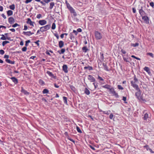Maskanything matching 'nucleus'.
<instances>
[{
  "label": "nucleus",
  "instance_id": "obj_1",
  "mask_svg": "<svg viewBox=\"0 0 154 154\" xmlns=\"http://www.w3.org/2000/svg\"><path fill=\"white\" fill-rule=\"evenodd\" d=\"M136 90L137 91L135 93V94L136 96L137 97V98L139 100L142 99V97L140 95V91L139 88L138 90Z\"/></svg>",
  "mask_w": 154,
  "mask_h": 154
},
{
  "label": "nucleus",
  "instance_id": "obj_2",
  "mask_svg": "<svg viewBox=\"0 0 154 154\" xmlns=\"http://www.w3.org/2000/svg\"><path fill=\"white\" fill-rule=\"evenodd\" d=\"M95 37L97 39H100L102 38V36L100 32L98 31L95 32Z\"/></svg>",
  "mask_w": 154,
  "mask_h": 154
},
{
  "label": "nucleus",
  "instance_id": "obj_3",
  "mask_svg": "<svg viewBox=\"0 0 154 154\" xmlns=\"http://www.w3.org/2000/svg\"><path fill=\"white\" fill-rule=\"evenodd\" d=\"M49 76L51 77L50 79L54 81L56 79V76L49 72Z\"/></svg>",
  "mask_w": 154,
  "mask_h": 154
},
{
  "label": "nucleus",
  "instance_id": "obj_4",
  "mask_svg": "<svg viewBox=\"0 0 154 154\" xmlns=\"http://www.w3.org/2000/svg\"><path fill=\"white\" fill-rule=\"evenodd\" d=\"M137 83L133 81H131V85L136 90H138L139 88L137 84Z\"/></svg>",
  "mask_w": 154,
  "mask_h": 154
},
{
  "label": "nucleus",
  "instance_id": "obj_5",
  "mask_svg": "<svg viewBox=\"0 0 154 154\" xmlns=\"http://www.w3.org/2000/svg\"><path fill=\"white\" fill-rule=\"evenodd\" d=\"M22 33L23 35H25L28 36H30L31 35L34 34V33L32 32L31 31H28V32H26L23 31V32Z\"/></svg>",
  "mask_w": 154,
  "mask_h": 154
},
{
  "label": "nucleus",
  "instance_id": "obj_6",
  "mask_svg": "<svg viewBox=\"0 0 154 154\" xmlns=\"http://www.w3.org/2000/svg\"><path fill=\"white\" fill-rule=\"evenodd\" d=\"M88 79L91 82H94L96 80L95 78L91 75H88Z\"/></svg>",
  "mask_w": 154,
  "mask_h": 154
},
{
  "label": "nucleus",
  "instance_id": "obj_7",
  "mask_svg": "<svg viewBox=\"0 0 154 154\" xmlns=\"http://www.w3.org/2000/svg\"><path fill=\"white\" fill-rule=\"evenodd\" d=\"M142 19L144 21V22L147 23H149V19L148 17L146 16H144L142 17Z\"/></svg>",
  "mask_w": 154,
  "mask_h": 154
},
{
  "label": "nucleus",
  "instance_id": "obj_8",
  "mask_svg": "<svg viewBox=\"0 0 154 154\" xmlns=\"http://www.w3.org/2000/svg\"><path fill=\"white\" fill-rule=\"evenodd\" d=\"M2 36L1 37L0 39L1 40H5L6 39H8V40H11V38L10 37L7 36L6 37L4 35L2 34L1 35Z\"/></svg>",
  "mask_w": 154,
  "mask_h": 154
},
{
  "label": "nucleus",
  "instance_id": "obj_9",
  "mask_svg": "<svg viewBox=\"0 0 154 154\" xmlns=\"http://www.w3.org/2000/svg\"><path fill=\"white\" fill-rule=\"evenodd\" d=\"M69 10L70 11V12L75 17L77 15V14L75 11V10L73 9V8L72 7L69 9Z\"/></svg>",
  "mask_w": 154,
  "mask_h": 154
},
{
  "label": "nucleus",
  "instance_id": "obj_10",
  "mask_svg": "<svg viewBox=\"0 0 154 154\" xmlns=\"http://www.w3.org/2000/svg\"><path fill=\"white\" fill-rule=\"evenodd\" d=\"M26 23L27 24H29L30 25L32 26H34V22H32L30 18H28L27 19V20L26 21Z\"/></svg>",
  "mask_w": 154,
  "mask_h": 154
},
{
  "label": "nucleus",
  "instance_id": "obj_11",
  "mask_svg": "<svg viewBox=\"0 0 154 154\" xmlns=\"http://www.w3.org/2000/svg\"><path fill=\"white\" fill-rule=\"evenodd\" d=\"M8 21L11 24H13L15 22L14 18L12 17H10L8 18Z\"/></svg>",
  "mask_w": 154,
  "mask_h": 154
},
{
  "label": "nucleus",
  "instance_id": "obj_12",
  "mask_svg": "<svg viewBox=\"0 0 154 154\" xmlns=\"http://www.w3.org/2000/svg\"><path fill=\"white\" fill-rule=\"evenodd\" d=\"M48 28V25H46L45 26L42 27L40 28L41 32H44L47 30Z\"/></svg>",
  "mask_w": 154,
  "mask_h": 154
},
{
  "label": "nucleus",
  "instance_id": "obj_13",
  "mask_svg": "<svg viewBox=\"0 0 154 154\" xmlns=\"http://www.w3.org/2000/svg\"><path fill=\"white\" fill-rule=\"evenodd\" d=\"M10 79H11L12 82H14V83L17 84L18 83V79L15 77H12L10 78Z\"/></svg>",
  "mask_w": 154,
  "mask_h": 154
},
{
  "label": "nucleus",
  "instance_id": "obj_14",
  "mask_svg": "<svg viewBox=\"0 0 154 154\" xmlns=\"http://www.w3.org/2000/svg\"><path fill=\"white\" fill-rule=\"evenodd\" d=\"M47 22L45 20H41L39 21L38 23L41 25H44L46 24Z\"/></svg>",
  "mask_w": 154,
  "mask_h": 154
},
{
  "label": "nucleus",
  "instance_id": "obj_15",
  "mask_svg": "<svg viewBox=\"0 0 154 154\" xmlns=\"http://www.w3.org/2000/svg\"><path fill=\"white\" fill-rule=\"evenodd\" d=\"M62 67L63 70L65 73H67L68 72V67L66 65H63Z\"/></svg>",
  "mask_w": 154,
  "mask_h": 154
},
{
  "label": "nucleus",
  "instance_id": "obj_16",
  "mask_svg": "<svg viewBox=\"0 0 154 154\" xmlns=\"http://www.w3.org/2000/svg\"><path fill=\"white\" fill-rule=\"evenodd\" d=\"M21 92L23 93L24 94L26 95H28L29 94V92L27 91L26 90L23 89V87L21 88Z\"/></svg>",
  "mask_w": 154,
  "mask_h": 154
},
{
  "label": "nucleus",
  "instance_id": "obj_17",
  "mask_svg": "<svg viewBox=\"0 0 154 154\" xmlns=\"http://www.w3.org/2000/svg\"><path fill=\"white\" fill-rule=\"evenodd\" d=\"M143 8V7H141V8L139 10V13L141 16L144 15L145 13Z\"/></svg>",
  "mask_w": 154,
  "mask_h": 154
},
{
  "label": "nucleus",
  "instance_id": "obj_18",
  "mask_svg": "<svg viewBox=\"0 0 154 154\" xmlns=\"http://www.w3.org/2000/svg\"><path fill=\"white\" fill-rule=\"evenodd\" d=\"M5 61L9 63L14 64L15 63V61H11L8 59H6Z\"/></svg>",
  "mask_w": 154,
  "mask_h": 154
},
{
  "label": "nucleus",
  "instance_id": "obj_19",
  "mask_svg": "<svg viewBox=\"0 0 154 154\" xmlns=\"http://www.w3.org/2000/svg\"><path fill=\"white\" fill-rule=\"evenodd\" d=\"M64 45V42L62 41H60L59 42V46L60 48H62Z\"/></svg>",
  "mask_w": 154,
  "mask_h": 154
},
{
  "label": "nucleus",
  "instance_id": "obj_20",
  "mask_svg": "<svg viewBox=\"0 0 154 154\" xmlns=\"http://www.w3.org/2000/svg\"><path fill=\"white\" fill-rule=\"evenodd\" d=\"M38 82L39 84L41 86H44L45 85V82L41 79L39 80Z\"/></svg>",
  "mask_w": 154,
  "mask_h": 154
},
{
  "label": "nucleus",
  "instance_id": "obj_21",
  "mask_svg": "<svg viewBox=\"0 0 154 154\" xmlns=\"http://www.w3.org/2000/svg\"><path fill=\"white\" fill-rule=\"evenodd\" d=\"M40 3L43 5H45L46 3H48V0H43V1L40 2Z\"/></svg>",
  "mask_w": 154,
  "mask_h": 154
},
{
  "label": "nucleus",
  "instance_id": "obj_22",
  "mask_svg": "<svg viewBox=\"0 0 154 154\" xmlns=\"http://www.w3.org/2000/svg\"><path fill=\"white\" fill-rule=\"evenodd\" d=\"M13 14V12L11 10H8L7 11V14L8 16H10L12 15Z\"/></svg>",
  "mask_w": 154,
  "mask_h": 154
},
{
  "label": "nucleus",
  "instance_id": "obj_23",
  "mask_svg": "<svg viewBox=\"0 0 154 154\" xmlns=\"http://www.w3.org/2000/svg\"><path fill=\"white\" fill-rule=\"evenodd\" d=\"M144 70L146 71L148 74L150 73L149 68L147 67H146L143 69Z\"/></svg>",
  "mask_w": 154,
  "mask_h": 154
},
{
  "label": "nucleus",
  "instance_id": "obj_24",
  "mask_svg": "<svg viewBox=\"0 0 154 154\" xmlns=\"http://www.w3.org/2000/svg\"><path fill=\"white\" fill-rule=\"evenodd\" d=\"M84 92L85 93L88 95H89L90 94V91L87 88H85Z\"/></svg>",
  "mask_w": 154,
  "mask_h": 154
},
{
  "label": "nucleus",
  "instance_id": "obj_25",
  "mask_svg": "<svg viewBox=\"0 0 154 154\" xmlns=\"http://www.w3.org/2000/svg\"><path fill=\"white\" fill-rule=\"evenodd\" d=\"M103 68L105 70L107 71H109L108 68L106 65V64L103 63Z\"/></svg>",
  "mask_w": 154,
  "mask_h": 154
},
{
  "label": "nucleus",
  "instance_id": "obj_26",
  "mask_svg": "<svg viewBox=\"0 0 154 154\" xmlns=\"http://www.w3.org/2000/svg\"><path fill=\"white\" fill-rule=\"evenodd\" d=\"M102 87L109 89H110V88H111V86L109 85H105L103 86Z\"/></svg>",
  "mask_w": 154,
  "mask_h": 154
},
{
  "label": "nucleus",
  "instance_id": "obj_27",
  "mask_svg": "<svg viewBox=\"0 0 154 154\" xmlns=\"http://www.w3.org/2000/svg\"><path fill=\"white\" fill-rule=\"evenodd\" d=\"M149 118V116L148 114L146 113L144 114V117H143V119L146 120H147V119Z\"/></svg>",
  "mask_w": 154,
  "mask_h": 154
},
{
  "label": "nucleus",
  "instance_id": "obj_28",
  "mask_svg": "<svg viewBox=\"0 0 154 154\" xmlns=\"http://www.w3.org/2000/svg\"><path fill=\"white\" fill-rule=\"evenodd\" d=\"M54 5L55 4L53 2H51V3H50L49 7L50 8V9H52L53 8L54 6Z\"/></svg>",
  "mask_w": 154,
  "mask_h": 154
},
{
  "label": "nucleus",
  "instance_id": "obj_29",
  "mask_svg": "<svg viewBox=\"0 0 154 154\" xmlns=\"http://www.w3.org/2000/svg\"><path fill=\"white\" fill-rule=\"evenodd\" d=\"M84 69H88L90 70L93 69V68L92 67L90 66H85L84 67Z\"/></svg>",
  "mask_w": 154,
  "mask_h": 154
},
{
  "label": "nucleus",
  "instance_id": "obj_30",
  "mask_svg": "<svg viewBox=\"0 0 154 154\" xmlns=\"http://www.w3.org/2000/svg\"><path fill=\"white\" fill-rule=\"evenodd\" d=\"M10 9L12 10H14L15 8V6L14 4H12L9 6Z\"/></svg>",
  "mask_w": 154,
  "mask_h": 154
},
{
  "label": "nucleus",
  "instance_id": "obj_31",
  "mask_svg": "<svg viewBox=\"0 0 154 154\" xmlns=\"http://www.w3.org/2000/svg\"><path fill=\"white\" fill-rule=\"evenodd\" d=\"M89 147L93 150H95V145H88Z\"/></svg>",
  "mask_w": 154,
  "mask_h": 154
},
{
  "label": "nucleus",
  "instance_id": "obj_32",
  "mask_svg": "<svg viewBox=\"0 0 154 154\" xmlns=\"http://www.w3.org/2000/svg\"><path fill=\"white\" fill-rule=\"evenodd\" d=\"M112 94L116 97H119L118 93H116L115 91H114Z\"/></svg>",
  "mask_w": 154,
  "mask_h": 154
},
{
  "label": "nucleus",
  "instance_id": "obj_33",
  "mask_svg": "<svg viewBox=\"0 0 154 154\" xmlns=\"http://www.w3.org/2000/svg\"><path fill=\"white\" fill-rule=\"evenodd\" d=\"M9 43V42L7 41H4L2 43V45L3 46H4L5 45Z\"/></svg>",
  "mask_w": 154,
  "mask_h": 154
},
{
  "label": "nucleus",
  "instance_id": "obj_34",
  "mask_svg": "<svg viewBox=\"0 0 154 154\" xmlns=\"http://www.w3.org/2000/svg\"><path fill=\"white\" fill-rule=\"evenodd\" d=\"M82 49L83 51L85 52H87V51L88 50V49L86 47H84L82 48Z\"/></svg>",
  "mask_w": 154,
  "mask_h": 154
},
{
  "label": "nucleus",
  "instance_id": "obj_35",
  "mask_svg": "<svg viewBox=\"0 0 154 154\" xmlns=\"http://www.w3.org/2000/svg\"><path fill=\"white\" fill-rule=\"evenodd\" d=\"M139 45V44L138 43H136L135 44H131V46L134 47L137 46Z\"/></svg>",
  "mask_w": 154,
  "mask_h": 154
},
{
  "label": "nucleus",
  "instance_id": "obj_36",
  "mask_svg": "<svg viewBox=\"0 0 154 154\" xmlns=\"http://www.w3.org/2000/svg\"><path fill=\"white\" fill-rule=\"evenodd\" d=\"M65 51V50L64 48L62 49L61 51L60 52L59 51H58V52L60 54L63 53Z\"/></svg>",
  "mask_w": 154,
  "mask_h": 154
},
{
  "label": "nucleus",
  "instance_id": "obj_37",
  "mask_svg": "<svg viewBox=\"0 0 154 154\" xmlns=\"http://www.w3.org/2000/svg\"><path fill=\"white\" fill-rule=\"evenodd\" d=\"M42 92L44 94H47L48 93V90L47 89H45L43 90Z\"/></svg>",
  "mask_w": 154,
  "mask_h": 154
},
{
  "label": "nucleus",
  "instance_id": "obj_38",
  "mask_svg": "<svg viewBox=\"0 0 154 154\" xmlns=\"http://www.w3.org/2000/svg\"><path fill=\"white\" fill-rule=\"evenodd\" d=\"M20 26V25H19V24H17V23H15L14 24V25H12V26L13 27L15 28L17 26Z\"/></svg>",
  "mask_w": 154,
  "mask_h": 154
},
{
  "label": "nucleus",
  "instance_id": "obj_39",
  "mask_svg": "<svg viewBox=\"0 0 154 154\" xmlns=\"http://www.w3.org/2000/svg\"><path fill=\"white\" fill-rule=\"evenodd\" d=\"M30 42V40H28L26 41V43L25 44V45L26 47H27L28 45V44Z\"/></svg>",
  "mask_w": 154,
  "mask_h": 154
},
{
  "label": "nucleus",
  "instance_id": "obj_40",
  "mask_svg": "<svg viewBox=\"0 0 154 154\" xmlns=\"http://www.w3.org/2000/svg\"><path fill=\"white\" fill-rule=\"evenodd\" d=\"M66 5L68 9H69V8L72 7L70 6V4L69 3H67L66 1Z\"/></svg>",
  "mask_w": 154,
  "mask_h": 154
},
{
  "label": "nucleus",
  "instance_id": "obj_41",
  "mask_svg": "<svg viewBox=\"0 0 154 154\" xmlns=\"http://www.w3.org/2000/svg\"><path fill=\"white\" fill-rule=\"evenodd\" d=\"M27 47L25 46L23 48H22V51L23 52H25L27 50Z\"/></svg>",
  "mask_w": 154,
  "mask_h": 154
},
{
  "label": "nucleus",
  "instance_id": "obj_42",
  "mask_svg": "<svg viewBox=\"0 0 154 154\" xmlns=\"http://www.w3.org/2000/svg\"><path fill=\"white\" fill-rule=\"evenodd\" d=\"M63 100L64 102L65 103H67V98L65 97H63Z\"/></svg>",
  "mask_w": 154,
  "mask_h": 154
},
{
  "label": "nucleus",
  "instance_id": "obj_43",
  "mask_svg": "<svg viewBox=\"0 0 154 154\" xmlns=\"http://www.w3.org/2000/svg\"><path fill=\"white\" fill-rule=\"evenodd\" d=\"M134 82H136V83H137L138 82V79L136 78V76H135L134 77Z\"/></svg>",
  "mask_w": 154,
  "mask_h": 154
},
{
  "label": "nucleus",
  "instance_id": "obj_44",
  "mask_svg": "<svg viewBox=\"0 0 154 154\" xmlns=\"http://www.w3.org/2000/svg\"><path fill=\"white\" fill-rule=\"evenodd\" d=\"M147 55H149L152 58L153 57V54L152 53H147Z\"/></svg>",
  "mask_w": 154,
  "mask_h": 154
},
{
  "label": "nucleus",
  "instance_id": "obj_45",
  "mask_svg": "<svg viewBox=\"0 0 154 154\" xmlns=\"http://www.w3.org/2000/svg\"><path fill=\"white\" fill-rule=\"evenodd\" d=\"M109 91L112 94L115 91L114 88H110L109 89Z\"/></svg>",
  "mask_w": 154,
  "mask_h": 154
},
{
  "label": "nucleus",
  "instance_id": "obj_46",
  "mask_svg": "<svg viewBox=\"0 0 154 154\" xmlns=\"http://www.w3.org/2000/svg\"><path fill=\"white\" fill-rule=\"evenodd\" d=\"M56 28V25L54 23H53L52 24V29H54Z\"/></svg>",
  "mask_w": 154,
  "mask_h": 154
},
{
  "label": "nucleus",
  "instance_id": "obj_47",
  "mask_svg": "<svg viewBox=\"0 0 154 154\" xmlns=\"http://www.w3.org/2000/svg\"><path fill=\"white\" fill-rule=\"evenodd\" d=\"M76 130L79 132L80 133H81L82 132V131L78 126L76 127Z\"/></svg>",
  "mask_w": 154,
  "mask_h": 154
},
{
  "label": "nucleus",
  "instance_id": "obj_48",
  "mask_svg": "<svg viewBox=\"0 0 154 154\" xmlns=\"http://www.w3.org/2000/svg\"><path fill=\"white\" fill-rule=\"evenodd\" d=\"M118 88L119 89L122 90L124 89L123 87H122L121 85H118Z\"/></svg>",
  "mask_w": 154,
  "mask_h": 154
},
{
  "label": "nucleus",
  "instance_id": "obj_49",
  "mask_svg": "<svg viewBox=\"0 0 154 154\" xmlns=\"http://www.w3.org/2000/svg\"><path fill=\"white\" fill-rule=\"evenodd\" d=\"M42 15L40 14H39L37 15L36 16V17L38 19H40L42 17Z\"/></svg>",
  "mask_w": 154,
  "mask_h": 154
},
{
  "label": "nucleus",
  "instance_id": "obj_50",
  "mask_svg": "<svg viewBox=\"0 0 154 154\" xmlns=\"http://www.w3.org/2000/svg\"><path fill=\"white\" fill-rule=\"evenodd\" d=\"M149 5L153 8H154V3L153 2H151L150 3Z\"/></svg>",
  "mask_w": 154,
  "mask_h": 154
},
{
  "label": "nucleus",
  "instance_id": "obj_51",
  "mask_svg": "<svg viewBox=\"0 0 154 154\" xmlns=\"http://www.w3.org/2000/svg\"><path fill=\"white\" fill-rule=\"evenodd\" d=\"M5 53L4 51L3 50H0V54L2 55L3 54Z\"/></svg>",
  "mask_w": 154,
  "mask_h": 154
},
{
  "label": "nucleus",
  "instance_id": "obj_52",
  "mask_svg": "<svg viewBox=\"0 0 154 154\" xmlns=\"http://www.w3.org/2000/svg\"><path fill=\"white\" fill-rule=\"evenodd\" d=\"M123 59H124V60L126 62H129V61H128V58H126V57H123Z\"/></svg>",
  "mask_w": 154,
  "mask_h": 154
},
{
  "label": "nucleus",
  "instance_id": "obj_53",
  "mask_svg": "<svg viewBox=\"0 0 154 154\" xmlns=\"http://www.w3.org/2000/svg\"><path fill=\"white\" fill-rule=\"evenodd\" d=\"M32 1V0H26V1L25 2V3L26 4H27L30 2H31Z\"/></svg>",
  "mask_w": 154,
  "mask_h": 154
},
{
  "label": "nucleus",
  "instance_id": "obj_54",
  "mask_svg": "<svg viewBox=\"0 0 154 154\" xmlns=\"http://www.w3.org/2000/svg\"><path fill=\"white\" fill-rule=\"evenodd\" d=\"M113 115L112 113L110 114L109 115V118L110 119H113Z\"/></svg>",
  "mask_w": 154,
  "mask_h": 154
},
{
  "label": "nucleus",
  "instance_id": "obj_55",
  "mask_svg": "<svg viewBox=\"0 0 154 154\" xmlns=\"http://www.w3.org/2000/svg\"><path fill=\"white\" fill-rule=\"evenodd\" d=\"M24 29H23V30H26L27 29H28V27L26 25H25L24 26Z\"/></svg>",
  "mask_w": 154,
  "mask_h": 154
},
{
  "label": "nucleus",
  "instance_id": "obj_56",
  "mask_svg": "<svg viewBox=\"0 0 154 154\" xmlns=\"http://www.w3.org/2000/svg\"><path fill=\"white\" fill-rule=\"evenodd\" d=\"M4 58H6L7 59H8V58L9 57V55H8L5 54L4 55Z\"/></svg>",
  "mask_w": 154,
  "mask_h": 154
},
{
  "label": "nucleus",
  "instance_id": "obj_57",
  "mask_svg": "<svg viewBox=\"0 0 154 154\" xmlns=\"http://www.w3.org/2000/svg\"><path fill=\"white\" fill-rule=\"evenodd\" d=\"M99 145H95V150H98L97 149L99 148Z\"/></svg>",
  "mask_w": 154,
  "mask_h": 154
},
{
  "label": "nucleus",
  "instance_id": "obj_58",
  "mask_svg": "<svg viewBox=\"0 0 154 154\" xmlns=\"http://www.w3.org/2000/svg\"><path fill=\"white\" fill-rule=\"evenodd\" d=\"M9 30L13 32H15V30L14 28L10 29Z\"/></svg>",
  "mask_w": 154,
  "mask_h": 154
},
{
  "label": "nucleus",
  "instance_id": "obj_59",
  "mask_svg": "<svg viewBox=\"0 0 154 154\" xmlns=\"http://www.w3.org/2000/svg\"><path fill=\"white\" fill-rule=\"evenodd\" d=\"M93 85H94L95 88L96 89V88H97L98 85L97 84H96L95 83H93Z\"/></svg>",
  "mask_w": 154,
  "mask_h": 154
},
{
  "label": "nucleus",
  "instance_id": "obj_60",
  "mask_svg": "<svg viewBox=\"0 0 154 154\" xmlns=\"http://www.w3.org/2000/svg\"><path fill=\"white\" fill-rule=\"evenodd\" d=\"M121 52L123 54H125L126 53V51L123 49H122L121 51Z\"/></svg>",
  "mask_w": 154,
  "mask_h": 154
},
{
  "label": "nucleus",
  "instance_id": "obj_61",
  "mask_svg": "<svg viewBox=\"0 0 154 154\" xmlns=\"http://www.w3.org/2000/svg\"><path fill=\"white\" fill-rule=\"evenodd\" d=\"M73 32L75 33V35H77L78 34L77 31L75 30H73Z\"/></svg>",
  "mask_w": 154,
  "mask_h": 154
},
{
  "label": "nucleus",
  "instance_id": "obj_62",
  "mask_svg": "<svg viewBox=\"0 0 154 154\" xmlns=\"http://www.w3.org/2000/svg\"><path fill=\"white\" fill-rule=\"evenodd\" d=\"M98 78L101 81H103V79L99 75L98 76Z\"/></svg>",
  "mask_w": 154,
  "mask_h": 154
},
{
  "label": "nucleus",
  "instance_id": "obj_63",
  "mask_svg": "<svg viewBox=\"0 0 154 154\" xmlns=\"http://www.w3.org/2000/svg\"><path fill=\"white\" fill-rule=\"evenodd\" d=\"M2 16L4 19H5L6 18V16L4 14H2Z\"/></svg>",
  "mask_w": 154,
  "mask_h": 154
},
{
  "label": "nucleus",
  "instance_id": "obj_64",
  "mask_svg": "<svg viewBox=\"0 0 154 154\" xmlns=\"http://www.w3.org/2000/svg\"><path fill=\"white\" fill-rule=\"evenodd\" d=\"M77 32H81L82 31V30L81 28H78L77 29Z\"/></svg>",
  "mask_w": 154,
  "mask_h": 154
}]
</instances>
